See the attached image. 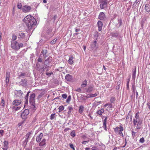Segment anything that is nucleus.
Here are the masks:
<instances>
[{
  "label": "nucleus",
  "mask_w": 150,
  "mask_h": 150,
  "mask_svg": "<svg viewBox=\"0 0 150 150\" xmlns=\"http://www.w3.org/2000/svg\"><path fill=\"white\" fill-rule=\"evenodd\" d=\"M23 21L25 23L29 30L32 28L36 24V21L35 18L30 15L26 16L24 18Z\"/></svg>",
  "instance_id": "nucleus-1"
},
{
  "label": "nucleus",
  "mask_w": 150,
  "mask_h": 150,
  "mask_svg": "<svg viewBox=\"0 0 150 150\" xmlns=\"http://www.w3.org/2000/svg\"><path fill=\"white\" fill-rule=\"evenodd\" d=\"M11 47L14 50H18L21 47H23V44L21 43H19L13 40H11Z\"/></svg>",
  "instance_id": "nucleus-2"
},
{
  "label": "nucleus",
  "mask_w": 150,
  "mask_h": 150,
  "mask_svg": "<svg viewBox=\"0 0 150 150\" xmlns=\"http://www.w3.org/2000/svg\"><path fill=\"white\" fill-rule=\"evenodd\" d=\"M142 121L141 119H133V122L134 125H137V129H140L141 128V125L142 124Z\"/></svg>",
  "instance_id": "nucleus-3"
},
{
  "label": "nucleus",
  "mask_w": 150,
  "mask_h": 150,
  "mask_svg": "<svg viewBox=\"0 0 150 150\" xmlns=\"http://www.w3.org/2000/svg\"><path fill=\"white\" fill-rule=\"evenodd\" d=\"M123 127L121 125H120L119 127H116L114 129V131L115 133L118 134L120 135L123 137L124 135L122 132L123 131Z\"/></svg>",
  "instance_id": "nucleus-4"
},
{
  "label": "nucleus",
  "mask_w": 150,
  "mask_h": 150,
  "mask_svg": "<svg viewBox=\"0 0 150 150\" xmlns=\"http://www.w3.org/2000/svg\"><path fill=\"white\" fill-rule=\"evenodd\" d=\"M90 47L92 50H96L98 48V45L97 44V40H94L93 42H91Z\"/></svg>",
  "instance_id": "nucleus-5"
},
{
  "label": "nucleus",
  "mask_w": 150,
  "mask_h": 150,
  "mask_svg": "<svg viewBox=\"0 0 150 150\" xmlns=\"http://www.w3.org/2000/svg\"><path fill=\"white\" fill-rule=\"evenodd\" d=\"M29 113V111L28 110L25 109L22 113L21 116V117L24 119L26 118L28 115Z\"/></svg>",
  "instance_id": "nucleus-6"
},
{
  "label": "nucleus",
  "mask_w": 150,
  "mask_h": 150,
  "mask_svg": "<svg viewBox=\"0 0 150 150\" xmlns=\"http://www.w3.org/2000/svg\"><path fill=\"white\" fill-rule=\"evenodd\" d=\"M103 108H106V110L109 111L111 110L112 108V105L111 103H108L105 104L103 106Z\"/></svg>",
  "instance_id": "nucleus-7"
},
{
  "label": "nucleus",
  "mask_w": 150,
  "mask_h": 150,
  "mask_svg": "<svg viewBox=\"0 0 150 150\" xmlns=\"http://www.w3.org/2000/svg\"><path fill=\"white\" fill-rule=\"evenodd\" d=\"M22 9L23 12L26 13L29 12L31 9V8L30 6L25 5L23 7Z\"/></svg>",
  "instance_id": "nucleus-8"
},
{
  "label": "nucleus",
  "mask_w": 150,
  "mask_h": 150,
  "mask_svg": "<svg viewBox=\"0 0 150 150\" xmlns=\"http://www.w3.org/2000/svg\"><path fill=\"white\" fill-rule=\"evenodd\" d=\"M100 3V6L101 9H103L104 8L106 7L107 5L108 4V1L104 2L103 1Z\"/></svg>",
  "instance_id": "nucleus-9"
},
{
  "label": "nucleus",
  "mask_w": 150,
  "mask_h": 150,
  "mask_svg": "<svg viewBox=\"0 0 150 150\" xmlns=\"http://www.w3.org/2000/svg\"><path fill=\"white\" fill-rule=\"evenodd\" d=\"M22 101L20 100H13L12 103L13 105L15 106H18L21 104Z\"/></svg>",
  "instance_id": "nucleus-10"
},
{
  "label": "nucleus",
  "mask_w": 150,
  "mask_h": 150,
  "mask_svg": "<svg viewBox=\"0 0 150 150\" xmlns=\"http://www.w3.org/2000/svg\"><path fill=\"white\" fill-rule=\"evenodd\" d=\"M35 94L33 93L30 96L29 102L30 103H33L35 102Z\"/></svg>",
  "instance_id": "nucleus-11"
},
{
  "label": "nucleus",
  "mask_w": 150,
  "mask_h": 150,
  "mask_svg": "<svg viewBox=\"0 0 150 150\" xmlns=\"http://www.w3.org/2000/svg\"><path fill=\"white\" fill-rule=\"evenodd\" d=\"M98 18L101 20H104L105 18V16L104 13L103 12L100 13Z\"/></svg>",
  "instance_id": "nucleus-12"
},
{
  "label": "nucleus",
  "mask_w": 150,
  "mask_h": 150,
  "mask_svg": "<svg viewBox=\"0 0 150 150\" xmlns=\"http://www.w3.org/2000/svg\"><path fill=\"white\" fill-rule=\"evenodd\" d=\"M25 36V34L22 31H20L18 33V37L20 39H23Z\"/></svg>",
  "instance_id": "nucleus-13"
},
{
  "label": "nucleus",
  "mask_w": 150,
  "mask_h": 150,
  "mask_svg": "<svg viewBox=\"0 0 150 150\" xmlns=\"http://www.w3.org/2000/svg\"><path fill=\"white\" fill-rule=\"evenodd\" d=\"M4 146L3 148V150H7L8 148V143L7 141H5L4 142Z\"/></svg>",
  "instance_id": "nucleus-14"
},
{
  "label": "nucleus",
  "mask_w": 150,
  "mask_h": 150,
  "mask_svg": "<svg viewBox=\"0 0 150 150\" xmlns=\"http://www.w3.org/2000/svg\"><path fill=\"white\" fill-rule=\"evenodd\" d=\"M97 25L99 31H101L102 30V27L103 26V23L101 21H99L97 23Z\"/></svg>",
  "instance_id": "nucleus-15"
},
{
  "label": "nucleus",
  "mask_w": 150,
  "mask_h": 150,
  "mask_svg": "<svg viewBox=\"0 0 150 150\" xmlns=\"http://www.w3.org/2000/svg\"><path fill=\"white\" fill-rule=\"evenodd\" d=\"M52 60V58L51 57H49L47 59H45L44 61V64L47 66L49 63H50Z\"/></svg>",
  "instance_id": "nucleus-16"
},
{
  "label": "nucleus",
  "mask_w": 150,
  "mask_h": 150,
  "mask_svg": "<svg viewBox=\"0 0 150 150\" xmlns=\"http://www.w3.org/2000/svg\"><path fill=\"white\" fill-rule=\"evenodd\" d=\"M43 136V134L42 133H40V134L38 135L36 138V141L38 142H40L41 139Z\"/></svg>",
  "instance_id": "nucleus-17"
},
{
  "label": "nucleus",
  "mask_w": 150,
  "mask_h": 150,
  "mask_svg": "<svg viewBox=\"0 0 150 150\" xmlns=\"http://www.w3.org/2000/svg\"><path fill=\"white\" fill-rule=\"evenodd\" d=\"M47 53V51L46 50H43L41 52V53L42 55H43V57L45 58H46L47 57V55H46V54Z\"/></svg>",
  "instance_id": "nucleus-18"
},
{
  "label": "nucleus",
  "mask_w": 150,
  "mask_h": 150,
  "mask_svg": "<svg viewBox=\"0 0 150 150\" xmlns=\"http://www.w3.org/2000/svg\"><path fill=\"white\" fill-rule=\"evenodd\" d=\"M107 117H106L105 119H104V120L103 121V126L104 128V129L106 131H107V126L106 125V122L107 120Z\"/></svg>",
  "instance_id": "nucleus-19"
},
{
  "label": "nucleus",
  "mask_w": 150,
  "mask_h": 150,
  "mask_svg": "<svg viewBox=\"0 0 150 150\" xmlns=\"http://www.w3.org/2000/svg\"><path fill=\"white\" fill-rule=\"evenodd\" d=\"M73 59H74V58L72 56L69 57V59L68 61V62L71 65L74 63V61L73 60Z\"/></svg>",
  "instance_id": "nucleus-20"
},
{
  "label": "nucleus",
  "mask_w": 150,
  "mask_h": 150,
  "mask_svg": "<svg viewBox=\"0 0 150 150\" xmlns=\"http://www.w3.org/2000/svg\"><path fill=\"white\" fill-rule=\"evenodd\" d=\"M65 79L67 81H70L72 80V76H65Z\"/></svg>",
  "instance_id": "nucleus-21"
},
{
  "label": "nucleus",
  "mask_w": 150,
  "mask_h": 150,
  "mask_svg": "<svg viewBox=\"0 0 150 150\" xmlns=\"http://www.w3.org/2000/svg\"><path fill=\"white\" fill-rule=\"evenodd\" d=\"M145 9L146 11L149 12L150 11V4H146L145 7Z\"/></svg>",
  "instance_id": "nucleus-22"
},
{
  "label": "nucleus",
  "mask_w": 150,
  "mask_h": 150,
  "mask_svg": "<svg viewBox=\"0 0 150 150\" xmlns=\"http://www.w3.org/2000/svg\"><path fill=\"white\" fill-rule=\"evenodd\" d=\"M84 108L83 105H81L79 108V112L80 114H81L83 112Z\"/></svg>",
  "instance_id": "nucleus-23"
},
{
  "label": "nucleus",
  "mask_w": 150,
  "mask_h": 150,
  "mask_svg": "<svg viewBox=\"0 0 150 150\" xmlns=\"http://www.w3.org/2000/svg\"><path fill=\"white\" fill-rule=\"evenodd\" d=\"M93 90V87L92 86H90L88 88H86V92L89 93L92 91Z\"/></svg>",
  "instance_id": "nucleus-24"
},
{
  "label": "nucleus",
  "mask_w": 150,
  "mask_h": 150,
  "mask_svg": "<svg viewBox=\"0 0 150 150\" xmlns=\"http://www.w3.org/2000/svg\"><path fill=\"white\" fill-rule=\"evenodd\" d=\"M46 144V140L45 139H43L42 141L40 142L39 144V145L40 146H43L45 145Z\"/></svg>",
  "instance_id": "nucleus-25"
},
{
  "label": "nucleus",
  "mask_w": 150,
  "mask_h": 150,
  "mask_svg": "<svg viewBox=\"0 0 150 150\" xmlns=\"http://www.w3.org/2000/svg\"><path fill=\"white\" fill-rule=\"evenodd\" d=\"M87 85V82L86 80H85L83 82L81 85L82 88H84Z\"/></svg>",
  "instance_id": "nucleus-26"
},
{
  "label": "nucleus",
  "mask_w": 150,
  "mask_h": 150,
  "mask_svg": "<svg viewBox=\"0 0 150 150\" xmlns=\"http://www.w3.org/2000/svg\"><path fill=\"white\" fill-rule=\"evenodd\" d=\"M104 109L103 108H102L97 112V114L101 115H102V113L104 112Z\"/></svg>",
  "instance_id": "nucleus-27"
},
{
  "label": "nucleus",
  "mask_w": 150,
  "mask_h": 150,
  "mask_svg": "<svg viewBox=\"0 0 150 150\" xmlns=\"http://www.w3.org/2000/svg\"><path fill=\"white\" fill-rule=\"evenodd\" d=\"M21 83L22 84L23 86H25L27 84V81L25 79L22 80L21 81Z\"/></svg>",
  "instance_id": "nucleus-28"
},
{
  "label": "nucleus",
  "mask_w": 150,
  "mask_h": 150,
  "mask_svg": "<svg viewBox=\"0 0 150 150\" xmlns=\"http://www.w3.org/2000/svg\"><path fill=\"white\" fill-rule=\"evenodd\" d=\"M23 94V92L21 90L17 91V96L18 97H21Z\"/></svg>",
  "instance_id": "nucleus-29"
},
{
  "label": "nucleus",
  "mask_w": 150,
  "mask_h": 150,
  "mask_svg": "<svg viewBox=\"0 0 150 150\" xmlns=\"http://www.w3.org/2000/svg\"><path fill=\"white\" fill-rule=\"evenodd\" d=\"M9 76H6V85H8L9 79Z\"/></svg>",
  "instance_id": "nucleus-30"
},
{
  "label": "nucleus",
  "mask_w": 150,
  "mask_h": 150,
  "mask_svg": "<svg viewBox=\"0 0 150 150\" xmlns=\"http://www.w3.org/2000/svg\"><path fill=\"white\" fill-rule=\"evenodd\" d=\"M97 96V94L96 93H95L94 94L92 93H89L88 94V97L89 98H92L94 97H96Z\"/></svg>",
  "instance_id": "nucleus-31"
},
{
  "label": "nucleus",
  "mask_w": 150,
  "mask_h": 150,
  "mask_svg": "<svg viewBox=\"0 0 150 150\" xmlns=\"http://www.w3.org/2000/svg\"><path fill=\"white\" fill-rule=\"evenodd\" d=\"M70 135L72 137H74L76 136L75 132L74 130L72 131L70 133Z\"/></svg>",
  "instance_id": "nucleus-32"
},
{
  "label": "nucleus",
  "mask_w": 150,
  "mask_h": 150,
  "mask_svg": "<svg viewBox=\"0 0 150 150\" xmlns=\"http://www.w3.org/2000/svg\"><path fill=\"white\" fill-rule=\"evenodd\" d=\"M139 112H138L136 114L135 116V119H141L139 117Z\"/></svg>",
  "instance_id": "nucleus-33"
},
{
  "label": "nucleus",
  "mask_w": 150,
  "mask_h": 150,
  "mask_svg": "<svg viewBox=\"0 0 150 150\" xmlns=\"http://www.w3.org/2000/svg\"><path fill=\"white\" fill-rule=\"evenodd\" d=\"M115 101V97H112L110 99V102L111 104L112 103H114Z\"/></svg>",
  "instance_id": "nucleus-34"
},
{
  "label": "nucleus",
  "mask_w": 150,
  "mask_h": 150,
  "mask_svg": "<svg viewBox=\"0 0 150 150\" xmlns=\"http://www.w3.org/2000/svg\"><path fill=\"white\" fill-rule=\"evenodd\" d=\"M95 38L97 39L99 36V34L98 32L96 31L95 32L94 34Z\"/></svg>",
  "instance_id": "nucleus-35"
},
{
  "label": "nucleus",
  "mask_w": 150,
  "mask_h": 150,
  "mask_svg": "<svg viewBox=\"0 0 150 150\" xmlns=\"http://www.w3.org/2000/svg\"><path fill=\"white\" fill-rule=\"evenodd\" d=\"M57 40V39L55 38L51 41L50 42V43L52 45H53L56 43Z\"/></svg>",
  "instance_id": "nucleus-36"
},
{
  "label": "nucleus",
  "mask_w": 150,
  "mask_h": 150,
  "mask_svg": "<svg viewBox=\"0 0 150 150\" xmlns=\"http://www.w3.org/2000/svg\"><path fill=\"white\" fill-rule=\"evenodd\" d=\"M31 133L32 132H28L25 135V139H28L30 136V135Z\"/></svg>",
  "instance_id": "nucleus-37"
},
{
  "label": "nucleus",
  "mask_w": 150,
  "mask_h": 150,
  "mask_svg": "<svg viewBox=\"0 0 150 150\" xmlns=\"http://www.w3.org/2000/svg\"><path fill=\"white\" fill-rule=\"evenodd\" d=\"M55 114H52L50 116V119L51 120H52L54 119L55 117Z\"/></svg>",
  "instance_id": "nucleus-38"
},
{
  "label": "nucleus",
  "mask_w": 150,
  "mask_h": 150,
  "mask_svg": "<svg viewBox=\"0 0 150 150\" xmlns=\"http://www.w3.org/2000/svg\"><path fill=\"white\" fill-rule=\"evenodd\" d=\"M140 0H136L134 2L132 6L133 7H135L137 5V3L140 1Z\"/></svg>",
  "instance_id": "nucleus-39"
},
{
  "label": "nucleus",
  "mask_w": 150,
  "mask_h": 150,
  "mask_svg": "<svg viewBox=\"0 0 150 150\" xmlns=\"http://www.w3.org/2000/svg\"><path fill=\"white\" fill-rule=\"evenodd\" d=\"M16 36L15 35L13 34L12 35V40H13L15 41V40H16Z\"/></svg>",
  "instance_id": "nucleus-40"
},
{
  "label": "nucleus",
  "mask_w": 150,
  "mask_h": 150,
  "mask_svg": "<svg viewBox=\"0 0 150 150\" xmlns=\"http://www.w3.org/2000/svg\"><path fill=\"white\" fill-rule=\"evenodd\" d=\"M18 8L20 9H21L22 8V5L21 3H18L17 4Z\"/></svg>",
  "instance_id": "nucleus-41"
},
{
  "label": "nucleus",
  "mask_w": 150,
  "mask_h": 150,
  "mask_svg": "<svg viewBox=\"0 0 150 150\" xmlns=\"http://www.w3.org/2000/svg\"><path fill=\"white\" fill-rule=\"evenodd\" d=\"M21 108V107H16V106H14V107H12V108L13 109H14L16 110H19Z\"/></svg>",
  "instance_id": "nucleus-42"
},
{
  "label": "nucleus",
  "mask_w": 150,
  "mask_h": 150,
  "mask_svg": "<svg viewBox=\"0 0 150 150\" xmlns=\"http://www.w3.org/2000/svg\"><path fill=\"white\" fill-rule=\"evenodd\" d=\"M64 107L62 105L60 106L59 107V111H63L64 109Z\"/></svg>",
  "instance_id": "nucleus-43"
},
{
  "label": "nucleus",
  "mask_w": 150,
  "mask_h": 150,
  "mask_svg": "<svg viewBox=\"0 0 150 150\" xmlns=\"http://www.w3.org/2000/svg\"><path fill=\"white\" fill-rule=\"evenodd\" d=\"M145 141V140L144 137L141 138L139 140V142H140L143 143Z\"/></svg>",
  "instance_id": "nucleus-44"
},
{
  "label": "nucleus",
  "mask_w": 150,
  "mask_h": 150,
  "mask_svg": "<svg viewBox=\"0 0 150 150\" xmlns=\"http://www.w3.org/2000/svg\"><path fill=\"white\" fill-rule=\"evenodd\" d=\"M1 103L2 105L3 106H4L5 105L4 100V99L2 98H1Z\"/></svg>",
  "instance_id": "nucleus-45"
},
{
  "label": "nucleus",
  "mask_w": 150,
  "mask_h": 150,
  "mask_svg": "<svg viewBox=\"0 0 150 150\" xmlns=\"http://www.w3.org/2000/svg\"><path fill=\"white\" fill-rule=\"evenodd\" d=\"M88 94L86 96H83V100H86V99L89 98V97H88Z\"/></svg>",
  "instance_id": "nucleus-46"
},
{
  "label": "nucleus",
  "mask_w": 150,
  "mask_h": 150,
  "mask_svg": "<svg viewBox=\"0 0 150 150\" xmlns=\"http://www.w3.org/2000/svg\"><path fill=\"white\" fill-rule=\"evenodd\" d=\"M88 94L86 96H83V100H86V99L89 98V97H88Z\"/></svg>",
  "instance_id": "nucleus-47"
},
{
  "label": "nucleus",
  "mask_w": 150,
  "mask_h": 150,
  "mask_svg": "<svg viewBox=\"0 0 150 150\" xmlns=\"http://www.w3.org/2000/svg\"><path fill=\"white\" fill-rule=\"evenodd\" d=\"M88 94L86 96H83V100H86V99L89 98V97H88Z\"/></svg>",
  "instance_id": "nucleus-48"
},
{
  "label": "nucleus",
  "mask_w": 150,
  "mask_h": 150,
  "mask_svg": "<svg viewBox=\"0 0 150 150\" xmlns=\"http://www.w3.org/2000/svg\"><path fill=\"white\" fill-rule=\"evenodd\" d=\"M136 73V70L135 68L133 69L132 71V75H135Z\"/></svg>",
  "instance_id": "nucleus-49"
},
{
  "label": "nucleus",
  "mask_w": 150,
  "mask_h": 150,
  "mask_svg": "<svg viewBox=\"0 0 150 150\" xmlns=\"http://www.w3.org/2000/svg\"><path fill=\"white\" fill-rule=\"evenodd\" d=\"M132 136L134 138L135 135L136 133L133 131H132Z\"/></svg>",
  "instance_id": "nucleus-50"
},
{
  "label": "nucleus",
  "mask_w": 150,
  "mask_h": 150,
  "mask_svg": "<svg viewBox=\"0 0 150 150\" xmlns=\"http://www.w3.org/2000/svg\"><path fill=\"white\" fill-rule=\"evenodd\" d=\"M37 60L38 62H42V59L41 58H39Z\"/></svg>",
  "instance_id": "nucleus-51"
},
{
  "label": "nucleus",
  "mask_w": 150,
  "mask_h": 150,
  "mask_svg": "<svg viewBox=\"0 0 150 150\" xmlns=\"http://www.w3.org/2000/svg\"><path fill=\"white\" fill-rule=\"evenodd\" d=\"M62 97L64 98H67V96L66 94H63L62 95Z\"/></svg>",
  "instance_id": "nucleus-52"
},
{
  "label": "nucleus",
  "mask_w": 150,
  "mask_h": 150,
  "mask_svg": "<svg viewBox=\"0 0 150 150\" xmlns=\"http://www.w3.org/2000/svg\"><path fill=\"white\" fill-rule=\"evenodd\" d=\"M75 91L80 92H81V89L80 88H78L77 89L75 90Z\"/></svg>",
  "instance_id": "nucleus-53"
},
{
  "label": "nucleus",
  "mask_w": 150,
  "mask_h": 150,
  "mask_svg": "<svg viewBox=\"0 0 150 150\" xmlns=\"http://www.w3.org/2000/svg\"><path fill=\"white\" fill-rule=\"evenodd\" d=\"M70 99H71L70 96H68V97L66 100L67 102V103L69 102L70 101Z\"/></svg>",
  "instance_id": "nucleus-54"
},
{
  "label": "nucleus",
  "mask_w": 150,
  "mask_h": 150,
  "mask_svg": "<svg viewBox=\"0 0 150 150\" xmlns=\"http://www.w3.org/2000/svg\"><path fill=\"white\" fill-rule=\"evenodd\" d=\"M71 148H72L74 150H75L74 148V146L73 144H69Z\"/></svg>",
  "instance_id": "nucleus-55"
},
{
  "label": "nucleus",
  "mask_w": 150,
  "mask_h": 150,
  "mask_svg": "<svg viewBox=\"0 0 150 150\" xmlns=\"http://www.w3.org/2000/svg\"><path fill=\"white\" fill-rule=\"evenodd\" d=\"M57 18V16L56 15H55L53 17L52 19L54 21Z\"/></svg>",
  "instance_id": "nucleus-56"
},
{
  "label": "nucleus",
  "mask_w": 150,
  "mask_h": 150,
  "mask_svg": "<svg viewBox=\"0 0 150 150\" xmlns=\"http://www.w3.org/2000/svg\"><path fill=\"white\" fill-rule=\"evenodd\" d=\"M4 132V131L3 130H0V134H1V136H2L3 135Z\"/></svg>",
  "instance_id": "nucleus-57"
},
{
  "label": "nucleus",
  "mask_w": 150,
  "mask_h": 150,
  "mask_svg": "<svg viewBox=\"0 0 150 150\" xmlns=\"http://www.w3.org/2000/svg\"><path fill=\"white\" fill-rule=\"evenodd\" d=\"M118 21H119V23H118L119 24V25H121V24H122V21L121 19H120V20H119Z\"/></svg>",
  "instance_id": "nucleus-58"
},
{
  "label": "nucleus",
  "mask_w": 150,
  "mask_h": 150,
  "mask_svg": "<svg viewBox=\"0 0 150 150\" xmlns=\"http://www.w3.org/2000/svg\"><path fill=\"white\" fill-rule=\"evenodd\" d=\"M70 129L69 128H66L64 129V131L65 132H66L68 131H69V130Z\"/></svg>",
  "instance_id": "nucleus-59"
},
{
  "label": "nucleus",
  "mask_w": 150,
  "mask_h": 150,
  "mask_svg": "<svg viewBox=\"0 0 150 150\" xmlns=\"http://www.w3.org/2000/svg\"><path fill=\"white\" fill-rule=\"evenodd\" d=\"M147 105L148 106L149 109L150 110V103H148L147 104Z\"/></svg>",
  "instance_id": "nucleus-60"
},
{
  "label": "nucleus",
  "mask_w": 150,
  "mask_h": 150,
  "mask_svg": "<svg viewBox=\"0 0 150 150\" xmlns=\"http://www.w3.org/2000/svg\"><path fill=\"white\" fill-rule=\"evenodd\" d=\"M132 90L133 91V92H134V93L135 92V87L133 85L132 86Z\"/></svg>",
  "instance_id": "nucleus-61"
},
{
  "label": "nucleus",
  "mask_w": 150,
  "mask_h": 150,
  "mask_svg": "<svg viewBox=\"0 0 150 150\" xmlns=\"http://www.w3.org/2000/svg\"><path fill=\"white\" fill-rule=\"evenodd\" d=\"M88 142V141H83L82 142V144H85L87 142Z\"/></svg>",
  "instance_id": "nucleus-62"
},
{
  "label": "nucleus",
  "mask_w": 150,
  "mask_h": 150,
  "mask_svg": "<svg viewBox=\"0 0 150 150\" xmlns=\"http://www.w3.org/2000/svg\"><path fill=\"white\" fill-rule=\"evenodd\" d=\"M108 0H99V1L100 3L102 2L106 1H107Z\"/></svg>",
  "instance_id": "nucleus-63"
},
{
  "label": "nucleus",
  "mask_w": 150,
  "mask_h": 150,
  "mask_svg": "<svg viewBox=\"0 0 150 150\" xmlns=\"http://www.w3.org/2000/svg\"><path fill=\"white\" fill-rule=\"evenodd\" d=\"M79 31H80V29H79L77 28V29H75V31L76 32H79Z\"/></svg>",
  "instance_id": "nucleus-64"
}]
</instances>
